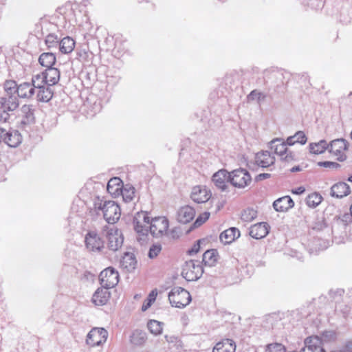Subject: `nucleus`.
<instances>
[{
  "label": "nucleus",
  "instance_id": "14",
  "mask_svg": "<svg viewBox=\"0 0 352 352\" xmlns=\"http://www.w3.org/2000/svg\"><path fill=\"white\" fill-rule=\"evenodd\" d=\"M212 180L217 188L226 191L230 182V172L225 169L219 170L212 175Z\"/></svg>",
  "mask_w": 352,
  "mask_h": 352
},
{
  "label": "nucleus",
  "instance_id": "53",
  "mask_svg": "<svg viewBox=\"0 0 352 352\" xmlns=\"http://www.w3.org/2000/svg\"><path fill=\"white\" fill-rule=\"evenodd\" d=\"M271 177V175L269 173H261L256 176L255 181L260 182L266 179H268Z\"/></svg>",
  "mask_w": 352,
  "mask_h": 352
},
{
  "label": "nucleus",
  "instance_id": "23",
  "mask_svg": "<svg viewBox=\"0 0 352 352\" xmlns=\"http://www.w3.org/2000/svg\"><path fill=\"white\" fill-rule=\"evenodd\" d=\"M236 344L231 339H223L214 346L212 352H235Z\"/></svg>",
  "mask_w": 352,
  "mask_h": 352
},
{
  "label": "nucleus",
  "instance_id": "64",
  "mask_svg": "<svg viewBox=\"0 0 352 352\" xmlns=\"http://www.w3.org/2000/svg\"><path fill=\"white\" fill-rule=\"evenodd\" d=\"M339 352H345V351H339Z\"/></svg>",
  "mask_w": 352,
  "mask_h": 352
},
{
  "label": "nucleus",
  "instance_id": "46",
  "mask_svg": "<svg viewBox=\"0 0 352 352\" xmlns=\"http://www.w3.org/2000/svg\"><path fill=\"white\" fill-rule=\"evenodd\" d=\"M210 214L208 212H204L202 214H199L193 224L194 226L199 227L201 226L209 219Z\"/></svg>",
  "mask_w": 352,
  "mask_h": 352
},
{
  "label": "nucleus",
  "instance_id": "27",
  "mask_svg": "<svg viewBox=\"0 0 352 352\" xmlns=\"http://www.w3.org/2000/svg\"><path fill=\"white\" fill-rule=\"evenodd\" d=\"M45 76H46V80L49 85H54L57 84L60 80V71L55 67H50L45 69L43 72Z\"/></svg>",
  "mask_w": 352,
  "mask_h": 352
},
{
  "label": "nucleus",
  "instance_id": "11",
  "mask_svg": "<svg viewBox=\"0 0 352 352\" xmlns=\"http://www.w3.org/2000/svg\"><path fill=\"white\" fill-rule=\"evenodd\" d=\"M108 248L110 250L117 251L122 245L124 239L121 232L116 228H107Z\"/></svg>",
  "mask_w": 352,
  "mask_h": 352
},
{
  "label": "nucleus",
  "instance_id": "48",
  "mask_svg": "<svg viewBox=\"0 0 352 352\" xmlns=\"http://www.w3.org/2000/svg\"><path fill=\"white\" fill-rule=\"evenodd\" d=\"M318 165L321 167L337 169L340 167V165L334 162L324 161V162H318Z\"/></svg>",
  "mask_w": 352,
  "mask_h": 352
},
{
  "label": "nucleus",
  "instance_id": "24",
  "mask_svg": "<svg viewBox=\"0 0 352 352\" xmlns=\"http://www.w3.org/2000/svg\"><path fill=\"white\" fill-rule=\"evenodd\" d=\"M21 123L23 124H30L34 122V109L32 104H24L21 108Z\"/></svg>",
  "mask_w": 352,
  "mask_h": 352
},
{
  "label": "nucleus",
  "instance_id": "33",
  "mask_svg": "<svg viewBox=\"0 0 352 352\" xmlns=\"http://www.w3.org/2000/svg\"><path fill=\"white\" fill-rule=\"evenodd\" d=\"M307 138L305 133L302 131L296 132L294 135L289 136L287 139V144L289 146L294 145L296 143L305 144L307 142Z\"/></svg>",
  "mask_w": 352,
  "mask_h": 352
},
{
  "label": "nucleus",
  "instance_id": "51",
  "mask_svg": "<svg viewBox=\"0 0 352 352\" xmlns=\"http://www.w3.org/2000/svg\"><path fill=\"white\" fill-rule=\"evenodd\" d=\"M199 241H197V243H195L193 246L192 247L191 249H190L188 251V253L189 255H193V254H197L199 251V249H200V244H199Z\"/></svg>",
  "mask_w": 352,
  "mask_h": 352
},
{
  "label": "nucleus",
  "instance_id": "32",
  "mask_svg": "<svg viewBox=\"0 0 352 352\" xmlns=\"http://www.w3.org/2000/svg\"><path fill=\"white\" fill-rule=\"evenodd\" d=\"M39 63L47 68L52 67L56 63V56L53 53L44 52L41 54L38 58Z\"/></svg>",
  "mask_w": 352,
  "mask_h": 352
},
{
  "label": "nucleus",
  "instance_id": "39",
  "mask_svg": "<svg viewBox=\"0 0 352 352\" xmlns=\"http://www.w3.org/2000/svg\"><path fill=\"white\" fill-rule=\"evenodd\" d=\"M257 217V211L253 208H248L243 210L241 216L242 221L245 222H251Z\"/></svg>",
  "mask_w": 352,
  "mask_h": 352
},
{
  "label": "nucleus",
  "instance_id": "29",
  "mask_svg": "<svg viewBox=\"0 0 352 352\" xmlns=\"http://www.w3.org/2000/svg\"><path fill=\"white\" fill-rule=\"evenodd\" d=\"M34 89L30 82H23L18 86V97L21 98H30L34 94Z\"/></svg>",
  "mask_w": 352,
  "mask_h": 352
},
{
  "label": "nucleus",
  "instance_id": "35",
  "mask_svg": "<svg viewBox=\"0 0 352 352\" xmlns=\"http://www.w3.org/2000/svg\"><path fill=\"white\" fill-rule=\"evenodd\" d=\"M327 142L322 140L316 143H311L309 144L310 152L314 154H321L328 149Z\"/></svg>",
  "mask_w": 352,
  "mask_h": 352
},
{
  "label": "nucleus",
  "instance_id": "52",
  "mask_svg": "<svg viewBox=\"0 0 352 352\" xmlns=\"http://www.w3.org/2000/svg\"><path fill=\"white\" fill-rule=\"evenodd\" d=\"M157 295V289L152 290L146 298L147 301L153 303L155 300Z\"/></svg>",
  "mask_w": 352,
  "mask_h": 352
},
{
  "label": "nucleus",
  "instance_id": "38",
  "mask_svg": "<svg viewBox=\"0 0 352 352\" xmlns=\"http://www.w3.org/2000/svg\"><path fill=\"white\" fill-rule=\"evenodd\" d=\"M120 194L122 195L125 202H130L133 199L135 188L131 186L126 185L122 187Z\"/></svg>",
  "mask_w": 352,
  "mask_h": 352
},
{
  "label": "nucleus",
  "instance_id": "36",
  "mask_svg": "<svg viewBox=\"0 0 352 352\" xmlns=\"http://www.w3.org/2000/svg\"><path fill=\"white\" fill-rule=\"evenodd\" d=\"M31 84L34 89L48 85L43 72L32 76Z\"/></svg>",
  "mask_w": 352,
  "mask_h": 352
},
{
  "label": "nucleus",
  "instance_id": "12",
  "mask_svg": "<svg viewBox=\"0 0 352 352\" xmlns=\"http://www.w3.org/2000/svg\"><path fill=\"white\" fill-rule=\"evenodd\" d=\"M329 153L333 154L338 160L343 162L346 160L345 151L347 149V142L344 139H336L328 144Z\"/></svg>",
  "mask_w": 352,
  "mask_h": 352
},
{
  "label": "nucleus",
  "instance_id": "13",
  "mask_svg": "<svg viewBox=\"0 0 352 352\" xmlns=\"http://www.w3.org/2000/svg\"><path fill=\"white\" fill-rule=\"evenodd\" d=\"M211 192L204 186H196L192 188L190 198L197 204L205 203L211 197Z\"/></svg>",
  "mask_w": 352,
  "mask_h": 352
},
{
  "label": "nucleus",
  "instance_id": "49",
  "mask_svg": "<svg viewBox=\"0 0 352 352\" xmlns=\"http://www.w3.org/2000/svg\"><path fill=\"white\" fill-rule=\"evenodd\" d=\"M8 111V110H0V124L6 123L9 120L10 116Z\"/></svg>",
  "mask_w": 352,
  "mask_h": 352
},
{
  "label": "nucleus",
  "instance_id": "34",
  "mask_svg": "<svg viewBox=\"0 0 352 352\" xmlns=\"http://www.w3.org/2000/svg\"><path fill=\"white\" fill-rule=\"evenodd\" d=\"M146 340V333L142 331L135 330L133 332L130 341L136 346L143 345Z\"/></svg>",
  "mask_w": 352,
  "mask_h": 352
},
{
  "label": "nucleus",
  "instance_id": "16",
  "mask_svg": "<svg viewBox=\"0 0 352 352\" xmlns=\"http://www.w3.org/2000/svg\"><path fill=\"white\" fill-rule=\"evenodd\" d=\"M350 192V186L345 182H340L331 186L330 195L331 197L342 199L349 195Z\"/></svg>",
  "mask_w": 352,
  "mask_h": 352
},
{
  "label": "nucleus",
  "instance_id": "20",
  "mask_svg": "<svg viewBox=\"0 0 352 352\" xmlns=\"http://www.w3.org/2000/svg\"><path fill=\"white\" fill-rule=\"evenodd\" d=\"M109 289L102 287L98 288L93 295L92 302L99 306L107 304L111 296Z\"/></svg>",
  "mask_w": 352,
  "mask_h": 352
},
{
  "label": "nucleus",
  "instance_id": "43",
  "mask_svg": "<svg viewBox=\"0 0 352 352\" xmlns=\"http://www.w3.org/2000/svg\"><path fill=\"white\" fill-rule=\"evenodd\" d=\"M45 43L48 48H52L59 46L60 41L55 34H49L45 38Z\"/></svg>",
  "mask_w": 352,
  "mask_h": 352
},
{
  "label": "nucleus",
  "instance_id": "6",
  "mask_svg": "<svg viewBox=\"0 0 352 352\" xmlns=\"http://www.w3.org/2000/svg\"><path fill=\"white\" fill-rule=\"evenodd\" d=\"M85 248L89 252L101 253L104 249V241L94 230L89 231L85 237Z\"/></svg>",
  "mask_w": 352,
  "mask_h": 352
},
{
  "label": "nucleus",
  "instance_id": "31",
  "mask_svg": "<svg viewBox=\"0 0 352 352\" xmlns=\"http://www.w3.org/2000/svg\"><path fill=\"white\" fill-rule=\"evenodd\" d=\"M75 47V41L69 36L63 38L59 43V50L63 54L71 53Z\"/></svg>",
  "mask_w": 352,
  "mask_h": 352
},
{
  "label": "nucleus",
  "instance_id": "3",
  "mask_svg": "<svg viewBox=\"0 0 352 352\" xmlns=\"http://www.w3.org/2000/svg\"><path fill=\"white\" fill-rule=\"evenodd\" d=\"M151 218L146 212L141 211L135 214L133 219V229L139 235L138 241L142 240L141 236L148 235Z\"/></svg>",
  "mask_w": 352,
  "mask_h": 352
},
{
  "label": "nucleus",
  "instance_id": "5",
  "mask_svg": "<svg viewBox=\"0 0 352 352\" xmlns=\"http://www.w3.org/2000/svg\"><path fill=\"white\" fill-rule=\"evenodd\" d=\"M202 266L197 261L190 260L183 266L182 275L188 281L198 280L203 274Z\"/></svg>",
  "mask_w": 352,
  "mask_h": 352
},
{
  "label": "nucleus",
  "instance_id": "63",
  "mask_svg": "<svg viewBox=\"0 0 352 352\" xmlns=\"http://www.w3.org/2000/svg\"><path fill=\"white\" fill-rule=\"evenodd\" d=\"M348 181L352 182V175L348 178Z\"/></svg>",
  "mask_w": 352,
  "mask_h": 352
},
{
  "label": "nucleus",
  "instance_id": "37",
  "mask_svg": "<svg viewBox=\"0 0 352 352\" xmlns=\"http://www.w3.org/2000/svg\"><path fill=\"white\" fill-rule=\"evenodd\" d=\"M322 201V197L318 192H314L307 196L306 204L310 208L317 207Z\"/></svg>",
  "mask_w": 352,
  "mask_h": 352
},
{
  "label": "nucleus",
  "instance_id": "10",
  "mask_svg": "<svg viewBox=\"0 0 352 352\" xmlns=\"http://www.w3.org/2000/svg\"><path fill=\"white\" fill-rule=\"evenodd\" d=\"M108 332L104 328L94 327L87 334L86 342L91 346H100L107 339Z\"/></svg>",
  "mask_w": 352,
  "mask_h": 352
},
{
  "label": "nucleus",
  "instance_id": "18",
  "mask_svg": "<svg viewBox=\"0 0 352 352\" xmlns=\"http://www.w3.org/2000/svg\"><path fill=\"white\" fill-rule=\"evenodd\" d=\"M19 100L14 95L0 97V109L13 111L19 107Z\"/></svg>",
  "mask_w": 352,
  "mask_h": 352
},
{
  "label": "nucleus",
  "instance_id": "58",
  "mask_svg": "<svg viewBox=\"0 0 352 352\" xmlns=\"http://www.w3.org/2000/svg\"><path fill=\"white\" fill-rule=\"evenodd\" d=\"M344 351L345 352H352V340L347 342Z\"/></svg>",
  "mask_w": 352,
  "mask_h": 352
},
{
  "label": "nucleus",
  "instance_id": "17",
  "mask_svg": "<svg viewBox=\"0 0 352 352\" xmlns=\"http://www.w3.org/2000/svg\"><path fill=\"white\" fill-rule=\"evenodd\" d=\"M275 157L269 151H261L255 155V163L260 167L267 168L274 164Z\"/></svg>",
  "mask_w": 352,
  "mask_h": 352
},
{
  "label": "nucleus",
  "instance_id": "45",
  "mask_svg": "<svg viewBox=\"0 0 352 352\" xmlns=\"http://www.w3.org/2000/svg\"><path fill=\"white\" fill-rule=\"evenodd\" d=\"M265 352H286V350L282 344L272 343L266 346Z\"/></svg>",
  "mask_w": 352,
  "mask_h": 352
},
{
  "label": "nucleus",
  "instance_id": "54",
  "mask_svg": "<svg viewBox=\"0 0 352 352\" xmlns=\"http://www.w3.org/2000/svg\"><path fill=\"white\" fill-rule=\"evenodd\" d=\"M344 291L342 289H338L336 291H330V295L335 298L336 296H342Z\"/></svg>",
  "mask_w": 352,
  "mask_h": 352
},
{
  "label": "nucleus",
  "instance_id": "59",
  "mask_svg": "<svg viewBox=\"0 0 352 352\" xmlns=\"http://www.w3.org/2000/svg\"><path fill=\"white\" fill-rule=\"evenodd\" d=\"M301 170H302V168L300 166H294L293 168H292L290 169V171L292 173L301 171Z\"/></svg>",
  "mask_w": 352,
  "mask_h": 352
},
{
  "label": "nucleus",
  "instance_id": "44",
  "mask_svg": "<svg viewBox=\"0 0 352 352\" xmlns=\"http://www.w3.org/2000/svg\"><path fill=\"white\" fill-rule=\"evenodd\" d=\"M266 95L256 89L252 91L248 96V100H257L258 102L265 100Z\"/></svg>",
  "mask_w": 352,
  "mask_h": 352
},
{
  "label": "nucleus",
  "instance_id": "41",
  "mask_svg": "<svg viewBox=\"0 0 352 352\" xmlns=\"http://www.w3.org/2000/svg\"><path fill=\"white\" fill-rule=\"evenodd\" d=\"M18 86L14 80H6L3 85L7 95H14L18 93Z\"/></svg>",
  "mask_w": 352,
  "mask_h": 352
},
{
  "label": "nucleus",
  "instance_id": "57",
  "mask_svg": "<svg viewBox=\"0 0 352 352\" xmlns=\"http://www.w3.org/2000/svg\"><path fill=\"white\" fill-rule=\"evenodd\" d=\"M151 305H152L151 302H150L147 301V300H146L142 305V310L143 311H145L151 307Z\"/></svg>",
  "mask_w": 352,
  "mask_h": 352
},
{
  "label": "nucleus",
  "instance_id": "26",
  "mask_svg": "<svg viewBox=\"0 0 352 352\" xmlns=\"http://www.w3.org/2000/svg\"><path fill=\"white\" fill-rule=\"evenodd\" d=\"M37 89L36 98L38 101L47 102L52 98L54 90L52 85H47L46 86L38 88Z\"/></svg>",
  "mask_w": 352,
  "mask_h": 352
},
{
  "label": "nucleus",
  "instance_id": "4",
  "mask_svg": "<svg viewBox=\"0 0 352 352\" xmlns=\"http://www.w3.org/2000/svg\"><path fill=\"white\" fill-rule=\"evenodd\" d=\"M252 182L250 173L244 168H238L230 172V183L238 188H244Z\"/></svg>",
  "mask_w": 352,
  "mask_h": 352
},
{
  "label": "nucleus",
  "instance_id": "47",
  "mask_svg": "<svg viewBox=\"0 0 352 352\" xmlns=\"http://www.w3.org/2000/svg\"><path fill=\"white\" fill-rule=\"evenodd\" d=\"M162 245L160 244H153L149 249L148 257L150 258H155L161 252Z\"/></svg>",
  "mask_w": 352,
  "mask_h": 352
},
{
  "label": "nucleus",
  "instance_id": "62",
  "mask_svg": "<svg viewBox=\"0 0 352 352\" xmlns=\"http://www.w3.org/2000/svg\"><path fill=\"white\" fill-rule=\"evenodd\" d=\"M176 232V230H175V229H173V230H171V234H172V237H173V238H175V236L174 235V232Z\"/></svg>",
  "mask_w": 352,
  "mask_h": 352
},
{
  "label": "nucleus",
  "instance_id": "22",
  "mask_svg": "<svg viewBox=\"0 0 352 352\" xmlns=\"http://www.w3.org/2000/svg\"><path fill=\"white\" fill-rule=\"evenodd\" d=\"M240 236V231L238 228H230L220 234L219 239L223 244H230Z\"/></svg>",
  "mask_w": 352,
  "mask_h": 352
},
{
  "label": "nucleus",
  "instance_id": "40",
  "mask_svg": "<svg viewBox=\"0 0 352 352\" xmlns=\"http://www.w3.org/2000/svg\"><path fill=\"white\" fill-rule=\"evenodd\" d=\"M122 263L128 270H131L135 269L137 261L133 254L126 253L123 257Z\"/></svg>",
  "mask_w": 352,
  "mask_h": 352
},
{
  "label": "nucleus",
  "instance_id": "9",
  "mask_svg": "<svg viewBox=\"0 0 352 352\" xmlns=\"http://www.w3.org/2000/svg\"><path fill=\"white\" fill-rule=\"evenodd\" d=\"M119 274L113 267H107L102 271L99 276L101 287L105 288H113L118 283Z\"/></svg>",
  "mask_w": 352,
  "mask_h": 352
},
{
  "label": "nucleus",
  "instance_id": "61",
  "mask_svg": "<svg viewBox=\"0 0 352 352\" xmlns=\"http://www.w3.org/2000/svg\"><path fill=\"white\" fill-rule=\"evenodd\" d=\"M280 73H278V72H272V76L273 77H275V78H277V77H278V76H280Z\"/></svg>",
  "mask_w": 352,
  "mask_h": 352
},
{
  "label": "nucleus",
  "instance_id": "55",
  "mask_svg": "<svg viewBox=\"0 0 352 352\" xmlns=\"http://www.w3.org/2000/svg\"><path fill=\"white\" fill-rule=\"evenodd\" d=\"M305 191V188L303 186H300L296 189L292 190V193L296 195H301Z\"/></svg>",
  "mask_w": 352,
  "mask_h": 352
},
{
  "label": "nucleus",
  "instance_id": "7",
  "mask_svg": "<svg viewBox=\"0 0 352 352\" xmlns=\"http://www.w3.org/2000/svg\"><path fill=\"white\" fill-rule=\"evenodd\" d=\"M169 222L165 217L151 218L149 223L148 232L154 237H160L167 233Z\"/></svg>",
  "mask_w": 352,
  "mask_h": 352
},
{
  "label": "nucleus",
  "instance_id": "15",
  "mask_svg": "<svg viewBox=\"0 0 352 352\" xmlns=\"http://www.w3.org/2000/svg\"><path fill=\"white\" fill-rule=\"evenodd\" d=\"M269 233V226L265 222H261L250 228L249 234L254 239H260L265 237Z\"/></svg>",
  "mask_w": 352,
  "mask_h": 352
},
{
  "label": "nucleus",
  "instance_id": "42",
  "mask_svg": "<svg viewBox=\"0 0 352 352\" xmlns=\"http://www.w3.org/2000/svg\"><path fill=\"white\" fill-rule=\"evenodd\" d=\"M147 326L151 333L154 335H159L162 331V323L157 320H150Z\"/></svg>",
  "mask_w": 352,
  "mask_h": 352
},
{
  "label": "nucleus",
  "instance_id": "30",
  "mask_svg": "<svg viewBox=\"0 0 352 352\" xmlns=\"http://www.w3.org/2000/svg\"><path fill=\"white\" fill-rule=\"evenodd\" d=\"M219 257L218 252L214 249L206 251L202 256V263L206 266L212 267L215 265Z\"/></svg>",
  "mask_w": 352,
  "mask_h": 352
},
{
  "label": "nucleus",
  "instance_id": "19",
  "mask_svg": "<svg viewBox=\"0 0 352 352\" xmlns=\"http://www.w3.org/2000/svg\"><path fill=\"white\" fill-rule=\"evenodd\" d=\"M195 216V209L190 206L181 207L177 212V220L182 223H188L191 221Z\"/></svg>",
  "mask_w": 352,
  "mask_h": 352
},
{
  "label": "nucleus",
  "instance_id": "1",
  "mask_svg": "<svg viewBox=\"0 0 352 352\" xmlns=\"http://www.w3.org/2000/svg\"><path fill=\"white\" fill-rule=\"evenodd\" d=\"M96 209L102 211L104 219L109 223H115L121 215L120 206L114 201H102L98 199L94 203Z\"/></svg>",
  "mask_w": 352,
  "mask_h": 352
},
{
  "label": "nucleus",
  "instance_id": "60",
  "mask_svg": "<svg viewBox=\"0 0 352 352\" xmlns=\"http://www.w3.org/2000/svg\"><path fill=\"white\" fill-rule=\"evenodd\" d=\"M320 242L321 241H320V239H314V241H313L314 244L316 245H320Z\"/></svg>",
  "mask_w": 352,
  "mask_h": 352
},
{
  "label": "nucleus",
  "instance_id": "2",
  "mask_svg": "<svg viewBox=\"0 0 352 352\" xmlns=\"http://www.w3.org/2000/svg\"><path fill=\"white\" fill-rule=\"evenodd\" d=\"M168 300L173 307L184 308L191 301L190 293L180 287H175L168 294Z\"/></svg>",
  "mask_w": 352,
  "mask_h": 352
},
{
  "label": "nucleus",
  "instance_id": "25",
  "mask_svg": "<svg viewBox=\"0 0 352 352\" xmlns=\"http://www.w3.org/2000/svg\"><path fill=\"white\" fill-rule=\"evenodd\" d=\"M22 142V136L17 130L8 131L4 142L10 147H16Z\"/></svg>",
  "mask_w": 352,
  "mask_h": 352
},
{
  "label": "nucleus",
  "instance_id": "28",
  "mask_svg": "<svg viewBox=\"0 0 352 352\" xmlns=\"http://www.w3.org/2000/svg\"><path fill=\"white\" fill-rule=\"evenodd\" d=\"M122 187V180L119 177H113L108 182L107 190L111 195L117 196L120 194Z\"/></svg>",
  "mask_w": 352,
  "mask_h": 352
},
{
  "label": "nucleus",
  "instance_id": "50",
  "mask_svg": "<svg viewBox=\"0 0 352 352\" xmlns=\"http://www.w3.org/2000/svg\"><path fill=\"white\" fill-rule=\"evenodd\" d=\"M340 219L344 226H346L349 223L352 222V214L351 212L350 214L345 213L340 217Z\"/></svg>",
  "mask_w": 352,
  "mask_h": 352
},
{
  "label": "nucleus",
  "instance_id": "8",
  "mask_svg": "<svg viewBox=\"0 0 352 352\" xmlns=\"http://www.w3.org/2000/svg\"><path fill=\"white\" fill-rule=\"evenodd\" d=\"M287 142H285L280 139H274L270 142V148L274 153L280 157L281 160L289 162L294 160L293 153L288 151Z\"/></svg>",
  "mask_w": 352,
  "mask_h": 352
},
{
  "label": "nucleus",
  "instance_id": "56",
  "mask_svg": "<svg viewBox=\"0 0 352 352\" xmlns=\"http://www.w3.org/2000/svg\"><path fill=\"white\" fill-rule=\"evenodd\" d=\"M8 131L5 129L0 128V141H5V137L7 135Z\"/></svg>",
  "mask_w": 352,
  "mask_h": 352
},
{
  "label": "nucleus",
  "instance_id": "21",
  "mask_svg": "<svg viewBox=\"0 0 352 352\" xmlns=\"http://www.w3.org/2000/svg\"><path fill=\"white\" fill-rule=\"evenodd\" d=\"M294 206V202L289 196H284L278 198L273 203L274 210L278 212H287L288 210L292 208Z\"/></svg>",
  "mask_w": 352,
  "mask_h": 352
}]
</instances>
